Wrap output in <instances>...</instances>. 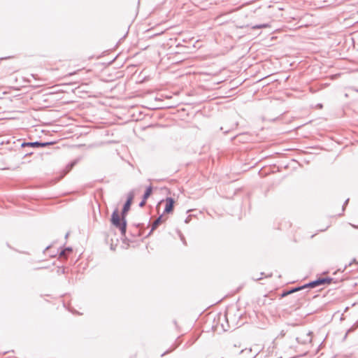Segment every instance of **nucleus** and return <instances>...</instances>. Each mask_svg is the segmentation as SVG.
<instances>
[{"label":"nucleus","mask_w":358,"mask_h":358,"mask_svg":"<svg viewBox=\"0 0 358 358\" xmlns=\"http://www.w3.org/2000/svg\"><path fill=\"white\" fill-rule=\"evenodd\" d=\"M111 222L115 227L120 230L122 235H125L127 230V222L124 217H122L121 221L117 210L113 211L111 216Z\"/></svg>","instance_id":"1"},{"label":"nucleus","mask_w":358,"mask_h":358,"mask_svg":"<svg viewBox=\"0 0 358 358\" xmlns=\"http://www.w3.org/2000/svg\"><path fill=\"white\" fill-rule=\"evenodd\" d=\"M260 352V348L255 345L253 348H245L240 352L245 358H255Z\"/></svg>","instance_id":"2"},{"label":"nucleus","mask_w":358,"mask_h":358,"mask_svg":"<svg viewBox=\"0 0 358 358\" xmlns=\"http://www.w3.org/2000/svg\"><path fill=\"white\" fill-rule=\"evenodd\" d=\"M225 318H226L227 321L228 322V317H227V315H225Z\"/></svg>","instance_id":"17"},{"label":"nucleus","mask_w":358,"mask_h":358,"mask_svg":"<svg viewBox=\"0 0 358 358\" xmlns=\"http://www.w3.org/2000/svg\"><path fill=\"white\" fill-rule=\"evenodd\" d=\"M72 250L71 248H66L65 250H62L61 252H60V256L61 257H65L66 256V252H71Z\"/></svg>","instance_id":"12"},{"label":"nucleus","mask_w":358,"mask_h":358,"mask_svg":"<svg viewBox=\"0 0 358 358\" xmlns=\"http://www.w3.org/2000/svg\"><path fill=\"white\" fill-rule=\"evenodd\" d=\"M268 27V25L266 24H263L256 25L253 28H255V29H261V28H265V27Z\"/></svg>","instance_id":"13"},{"label":"nucleus","mask_w":358,"mask_h":358,"mask_svg":"<svg viewBox=\"0 0 358 358\" xmlns=\"http://www.w3.org/2000/svg\"><path fill=\"white\" fill-rule=\"evenodd\" d=\"M165 220L166 219L163 217L162 215H159L152 223L150 233L155 230L158 226Z\"/></svg>","instance_id":"8"},{"label":"nucleus","mask_w":358,"mask_h":358,"mask_svg":"<svg viewBox=\"0 0 358 358\" xmlns=\"http://www.w3.org/2000/svg\"><path fill=\"white\" fill-rule=\"evenodd\" d=\"M354 90H355L356 92H358V90H357V89H354Z\"/></svg>","instance_id":"18"},{"label":"nucleus","mask_w":358,"mask_h":358,"mask_svg":"<svg viewBox=\"0 0 358 358\" xmlns=\"http://www.w3.org/2000/svg\"><path fill=\"white\" fill-rule=\"evenodd\" d=\"M306 287H304V285H303V286H301V287L294 288V289H291V290H289L288 292L282 293V296H287V295H288V294H289L291 293H294L295 292L299 291V290H301V289H302L303 288H306Z\"/></svg>","instance_id":"10"},{"label":"nucleus","mask_w":358,"mask_h":358,"mask_svg":"<svg viewBox=\"0 0 358 358\" xmlns=\"http://www.w3.org/2000/svg\"><path fill=\"white\" fill-rule=\"evenodd\" d=\"M348 201H349V199H348L345 201L344 205H343V208H345V206L348 204Z\"/></svg>","instance_id":"15"},{"label":"nucleus","mask_w":358,"mask_h":358,"mask_svg":"<svg viewBox=\"0 0 358 358\" xmlns=\"http://www.w3.org/2000/svg\"><path fill=\"white\" fill-rule=\"evenodd\" d=\"M333 280L331 278H319L318 279L313 280L308 284H306L304 287L315 288L326 284H330Z\"/></svg>","instance_id":"3"},{"label":"nucleus","mask_w":358,"mask_h":358,"mask_svg":"<svg viewBox=\"0 0 358 358\" xmlns=\"http://www.w3.org/2000/svg\"><path fill=\"white\" fill-rule=\"evenodd\" d=\"M166 201V206L164 210V213H170L173 210V205L175 203V201L171 197H167L165 200Z\"/></svg>","instance_id":"6"},{"label":"nucleus","mask_w":358,"mask_h":358,"mask_svg":"<svg viewBox=\"0 0 358 358\" xmlns=\"http://www.w3.org/2000/svg\"><path fill=\"white\" fill-rule=\"evenodd\" d=\"M299 343L307 344L312 341V332L311 331H303L299 336L296 338Z\"/></svg>","instance_id":"4"},{"label":"nucleus","mask_w":358,"mask_h":358,"mask_svg":"<svg viewBox=\"0 0 358 358\" xmlns=\"http://www.w3.org/2000/svg\"><path fill=\"white\" fill-rule=\"evenodd\" d=\"M76 163H77V161L75 160V161L69 163V164H67L64 169V173L63 176L64 175H66L67 173H69L72 169V168L76 165Z\"/></svg>","instance_id":"9"},{"label":"nucleus","mask_w":358,"mask_h":358,"mask_svg":"<svg viewBox=\"0 0 358 358\" xmlns=\"http://www.w3.org/2000/svg\"><path fill=\"white\" fill-rule=\"evenodd\" d=\"M152 191V187L151 186L148 187L143 194V199H144V200H146L150 196Z\"/></svg>","instance_id":"11"},{"label":"nucleus","mask_w":358,"mask_h":358,"mask_svg":"<svg viewBox=\"0 0 358 358\" xmlns=\"http://www.w3.org/2000/svg\"><path fill=\"white\" fill-rule=\"evenodd\" d=\"M145 201L146 200H144V199H143V201L139 203V206L141 207H143L145 204Z\"/></svg>","instance_id":"14"},{"label":"nucleus","mask_w":358,"mask_h":358,"mask_svg":"<svg viewBox=\"0 0 358 358\" xmlns=\"http://www.w3.org/2000/svg\"><path fill=\"white\" fill-rule=\"evenodd\" d=\"M168 352H169L167 351V352H164V353L162 354V356H164L165 354H166V353H168Z\"/></svg>","instance_id":"16"},{"label":"nucleus","mask_w":358,"mask_h":358,"mask_svg":"<svg viewBox=\"0 0 358 358\" xmlns=\"http://www.w3.org/2000/svg\"><path fill=\"white\" fill-rule=\"evenodd\" d=\"M49 144H50V143H40V142L36 141V142H31V143H23L22 144V147L31 146V147H36V148H44Z\"/></svg>","instance_id":"7"},{"label":"nucleus","mask_w":358,"mask_h":358,"mask_svg":"<svg viewBox=\"0 0 358 358\" xmlns=\"http://www.w3.org/2000/svg\"><path fill=\"white\" fill-rule=\"evenodd\" d=\"M134 193L129 192L127 195V199L123 206L122 210V217H125V215L127 213V212L130 209V206L131 205L132 201L134 199Z\"/></svg>","instance_id":"5"}]
</instances>
